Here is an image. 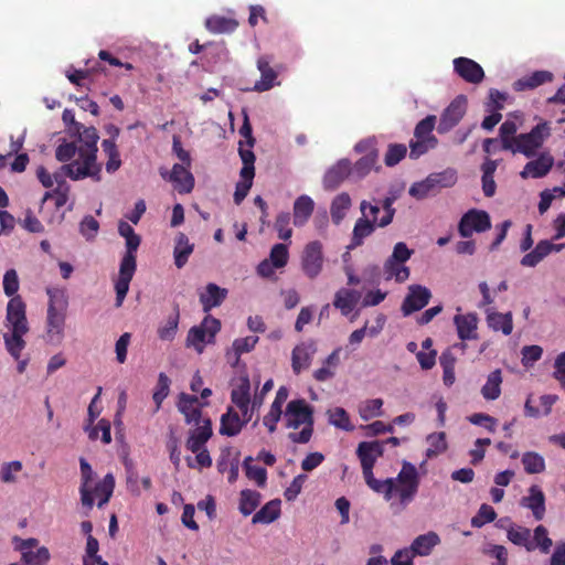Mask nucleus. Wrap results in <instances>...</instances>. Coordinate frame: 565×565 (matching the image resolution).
I'll list each match as a JSON object with an SVG mask.
<instances>
[{
	"mask_svg": "<svg viewBox=\"0 0 565 565\" xmlns=\"http://www.w3.org/2000/svg\"><path fill=\"white\" fill-rule=\"evenodd\" d=\"M6 327L9 331L3 334L4 347L14 360H19L26 345L23 335L29 332L26 306L20 296L12 297L7 305Z\"/></svg>",
	"mask_w": 565,
	"mask_h": 565,
	"instance_id": "f257e3e1",
	"label": "nucleus"
},
{
	"mask_svg": "<svg viewBox=\"0 0 565 565\" xmlns=\"http://www.w3.org/2000/svg\"><path fill=\"white\" fill-rule=\"evenodd\" d=\"M46 313V340L50 343L60 344L64 338L68 297L64 289L49 288Z\"/></svg>",
	"mask_w": 565,
	"mask_h": 565,
	"instance_id": "f03ea898",
	"label": "nucleus"
},
{
	"mask_svg": "<svg viewBox=\"0 0 565 565\" xmlns=\"http://www.w3.org/2000/svg\"><path fill=\"white\" fill-rule=\"evenodd\" d=\"M286 427L297 429L303 426L300 433H290L288 438L296 444H307L313 433V408L303 398L290 401L284 413Z\"/></svg>",
	"mask_w": 565,
	"mask_h": 565,
	"instance_id": "7ed1b4c3",
	"label": "nucleus"
},
{
	"mask_svg": "<svg viewBox=\"0 0 565 565\" xmlns=\"http://www.w3.org/2000/svg\"><path fill=\"white\" fill-rule=\"evenodd\" d=\"M70 136L74 138V141L77 143L78 158L76 160H79V166L86 169L89 173H93V179L95 181H99L102 166L97 162V142L99 140L97 129L93 126H82V129H78V132L74 131Z\"/></svg>",
	"mask_w": 565,
	"mask_h": 565,
	"instance_id": "20e7f679",
	"label": "nucleus"
},
{
	"mask_svg": "<svg viewBox=\"0 0 565 565\" xmlns=\"http://www.w3.org/2000/svg\"><path fill=\"white\" fill-rule=\"evenodd\" d=\"M550 136L551 126L547 121H543L534 126L530 132L516 135L512 140H504V150L534 158L537 149Z\"/></svg>",
	"mask_w": 565,
	"mask_h": 565,
	"instance_id": "39448f33",
	"label": "nucleus"
},
{
	"mask_svg": "<svg viewBox=\"0 0 565 565\" xmlns=\"http://www.w3.org/2000/svg\"><path fill=\"white\" fill-rule=\"evenodd\" d=\"M125 239H126L127 252L120 262L119 275L115 282V290H116L115 306L117 308L121 307V305L127 296V292L129 290L130 281L136 271V255H135V253L137 252V249L140 245V236L137 234L126 237Z\"/></svg>",
	"mask_w": 565,
	"mask_h": 565,
	"instance_id": "423d86ee",
	"label": "nucleus"
},
{
	"mask_svg": "<svg viewBox=\"0 0 565 565\" xmlns=\"http://www.w3.org/2000/svg\"><path fill=\"white\" fill-rule=\"evenodd\" d=\"M457 182V173L454 169L430 173L425 180L415 182L409 188V195L423 200L444 188H450Z\"/></svg>",
	"mask_w": 565,
	"mask_h": 565,
	"instance_id": "0eeeda50",
	"label": "nucleus"
},
{
	"mask_svg": "<svg viewBox=\"0 0 565 565\" xmlns=\"http://www.w3.org/2000/svg\"><path fill=\"white\" fill-rule=\"evenodd\" d=\"M395 479L394 492L398 497L399 505L404 509L416 497L419 487V475L416 467L404 461L401 471Z\"/></svg>",
	"mask_w": 565,
	"mask_h": 565,
	"instance_id": "6e6552de",
	"label": "nucleus"
},
{
	"mask_svg": "<svg viewBox=\"0 0 565 565\" xmlns=\"http://www.w3.org/2000/svg\"><path fill=\"white\" fill-rule=\"evenodd\" d=\"M221 329L220 320L207 316L200 326L192 327L186 337V345L193 347L198 353H202L205 343H212Z\"/></svg>",
	"mask_w": 565,
	"mask_h": 565,
	"instance_id": "1a4fd4ad",
	"label": "nucleus"
},
{
	"mask_svg": "<svg viewBox=\"0 0 565 565\" xmlns=\"http://www.w3.org/2000/svg\"><path fill=\"white\" fill-rule=\"evenodd\" d=\"M324 263L323 246L319 241L309 242L301 253L300 264L303 274L310 278H317L322 271Z\"/></svg>",
	"mask_w": 565,
	"mask_h": 565,
	"instance_id": "9d476101",
	"label": "nucleus"
},
{
	"mask_svg": "<svg viewBox=\"0 0 565 565\" xmlns=\"http://www.w3.org/2000/svg\"><path fill=\"white\" fill-rule=\"evenodd\" d=\"M491 228L490 215L486 211L470 210L462 215L458 232L460 236L468 238L473 232L482 233Z\"/></svg>",
	"mask_w": 565,
	"mask_h": 565,
	"instance_id": "9b49d317",
	"label": "nucleus"
},
{
	"mask_svg": "<svg viewBox=\"0 0 565 565\" xmlns=\"http://www.w3.org/2000/svg\"><path fill=\"white\" fill-rule=\"evenodd\" d=\"M467 111V97L463 95L457 96L448 107L443 111L437 131L446 134L459 124Z\"/></svg>",
	"mask_w": 565,
	"mask_h": 565,
	"instance_id": "f8f14e48",
	"label": "nucleus"
},
{
	"mask_svg": "<svg viewBox=\"0 0 565 565\" xmlns=\"http://www.w3.org/2000/svg\"><path fill=\"white\" fill-rule=\"evenodd\" d=\"M431 298V291L422 285H409L407 294L402 302L401 311L404 317L422 310L426 307Z\"/></svg>",
	"mask_w": 565,
	"mask_h": 565,
	"instance_id": "ddd939ff",
	"label": "nucleus"
},
{
	"mask_svg": "<svg viewBox=\"0 0 565 565\" xmlns=\"http://www.w3.org/2000/svg\"><path fill=\"white\" fill-rule=\"evenodd\" d=\"M188 168L185 164L175 163L171 172L161 171L160 174L172 182L179 193L186 194L194 188V177Z\"/></svg>",
	"mask_w": 565,
	"mask_h": 565,
	"instance_id": "4468645a",
	"label": "nucleus"
},
{
	"mask_svg": "<svg viewBox=\"0 0 565 565\" xmlns=\"http://www.w3.org/2000/svg\"><path fill=\"white\" fill-rule=\"evenodd\" d=\"M384 454V443L381 440L362 441L356 448L362 472L373 471L376 460Z\"/></svg>",
	"mask_w": 565,
	"mask_h": 565,
	"instance_id": "2eb2a0df",
	"label": "nucleus"
},
{
	"mask_svg": "<svg viewBox=\"0 0 565 565\" xmlns=\"http://www.w3.org/2000/svg\"><path fill=\"white\" fill-rule=\"evenodd\" d=\"M54 184H56L55 189H64L70 188L65 181V178L68 177L74 181L83 180L85 178H92L93 173H89L86 169L79 166V160L71 161L70 163L63 164L57 171L53 174Z\"/></svg>",
	"mask_w": 565,
	"mask_h": 565,
	"instance_id": "dca6fc26",
	"label": "nucleus"
},
{
	"mask_svg": "<svg viewBox=\"0 0 565 565\" xmlns=\"http://www.w3.org/2000/svg\"><path fill=\"white\" fill-rule=\"evenodd\" d=\"M553 166V156L547 151H543L539 154L536 159L529 161L524 166L523 170L520 172V177L522 179H541L548 174Z\"/></svg>",
	"mask_w": 565,
	"mask_h": 565,
	"instance_id": "f3484780",
	"label": "nucleus"
},
{
	"mask_svg": "<svg viewBox=\"0 0 565 565\" xmlns=\"http://www.w3.org/2000/svg\"><path fill=\"white\" fill-rule=\"evenodd\" d=\"M317 352L316 342L312 340L296 345L291 353V367L295 374L310 366L313 355Z\"/></svg>",
	"mask_w": 565,
	"mask_h": 565,
	"instance_id": "a211bd4d",
	"label": "nucleus"
},
{
	"mask_svg": "<svg viewBox=\"0 0 565 565\" xmlns=\"http://www.w3.org/2000/svg\"><path fill=\"white\" fill-rule=\"evenodd\" d=\"M351 174V162L348 159H341L331 166L323 175V188L326 190H335Z\"/></svg>",
	"mask_w": 565,
	"mask_h": 565,
	"instance_id": "6ab92c4d",
	"label": "nucleus"
},
{
	"mask_svg": "<svg viewBox=\"0 0 565 565\" xmlns=\"http://www.w3.org/2000/svg\"><path fill=\"white\" fill-rule=\"evenodd\" d=\"M454 68L461 78L471 84H479L484 77L482 67L468 57L455 58Z\"/></svg>",
	"mask_w": 565,
	"mask_h": 565,
	"instance_id": "aec40b11",
	"label": "nucleus"
},
{
	"mask_svg": "<svg viewBox=\"0 0 565 565\" xmlns=\"http://www.w3.org/2000/svg\"><path fill=\"white\" fill-rule=\"evenodd\" d=\"M198 426L190 430L189 438L185 443L186 449L191 452L199 451L201 448H206L205 444L211 438L212 422L210 418L202 419V423L196 424Z\"/></svg>",
	"mask_w": 565,
	"mask_h": 565,
	"instance_id": "412c9836",
	"label": "nucleus"
},
{
	"mask_svg": "<svg viewBox=\"0 0 565 565\" xmlns=\"http://www.w3.org/2000/svg\"><path fill=\"white\" fill-rule=\"evenodd\" d=\"M521 505L532 511L536 521H541L545 515V495L541 488L536 484L531 486L529 494L523 497Z\"/></svg>",
	"mask_w": 565,
	"mask_h": 565,
	"instance_id": "4be33fe9",
	"label": "nucleus"
},
{
	"mask_svg": "<svg viewBox=\"0 0 565 565\" xmlns=\"http://www.w3.org/2000/svg\"><path fill=\"white\" fill-rule=\"evenodd\" d=\"M199 403V398L195 395H189L186 393H181L178 402V409L181 414L184 415L185 422L188 424H200L202 423V413L196 404Z\"/></svg>",
	"mask_w": 565,
	"mask_h": 565,
	"instance_id": "5701e85b",
	"label": "nucleus"
},
{
	"mask_svg": "<svg viewBox=\"0 0 565 565\" xmlns=\"http://www.w3.org/2000/svg\"><path fill=\"white\" fill-rule=\"evenodd\" d=\"M79 467L82 476V484L79 488L81 501L84 507L92 509L94 505V498L92 497L90 482L94 478V471L85 458L79 459Z\"/></svg>",
	"mask_w": 565,
	"mask_h": 565,
	"instance_id": "b1692460",
	"label": "nucleus"
},
{
	"mask_svg": "<svg viewBox=\"0 0 565 565\" xmlns=\"http://www.w3.org/2000/svg\"><path fill=\"white\" fill-rule=\"evenodd\" d=\"M227 296V289L218 287L216 284L210 282L205 290L200 294V302L204 312H209L212 308L218 307Z\"/></svg>",
	"mask_w": 565,
	"mask_h": 565,
	"instance_id": "393cba45",
	"label": "nucleus"
},
{
	"mask_svg": "<svg viewBox=\"0 0 565 565\" xmlns=\"http://www.w3.org/2000/svg\"><path fill=\"white\" fill-rule=\"evenodd\" d=\"M553 74L548 71H535L530 75L523 76L514 82L513 88L516 92L534 89L545 83L552 82Z\"/></svg>",
	"mask_w": 565,
	"mask_h": 565,
	"instance_id": "a878e982",
	"label": "nucleus"
},
{
	"mask_svg": "<svg viewBox=\"0 0 565 565\" xmlns=\"http://www.w3.org/2000/svg\"><path fill=\"white\" fill-rule=\"evenodd\" d=\"M376 226L375 221H371L370 217L361 216L358 218L352 231L351 243L348 247L353 249L361 246L364 239L373 234Z\"/></svg>",
	"mask_w": 565,
	"mask_h": 565,
	"instance_id": "bb28decb",
	"label": "nucleus"
},
{
	"mask_svg": "<svg viewBox=\"0 0 565 565\" xmlns=\"http://www.w3.org/2000/svg\"><path fill=\"white\" fill-rule=\"evenodd\" d=\"M257 67L260 72V79L255 83L254 90L266 92L275 85L277 73L270 67V61L267 56H262L257 61Z\"/></svg>",
	"mask_w": 565,
	"mask_h": 565,
	"instance_id": "cd10ccee",
	"label": "nucleus"
},
{
	"mask_svg": "<svg viewBox=\"0 0 565 565\" xmlns=\"http://www.w3.org/2000/svg\"><path fill=\"white\" fill-rule=\"evenodd\" d=\"M360 297L361 295L358 290L342 288L335 292L333 306L343 316H348L355 308Z\"/></svg>",
	"mask_w": 565,
	"mask_h": 565,
	"instance_id": "c85d7f7f",
	"label": "nucleus"
},
{
	"mask_svg": "<svg viewBox=\"0 0 565 565\" xmlns=\"http://www.w3.org/2000/svg\"><path fill=\"white\" fill-rule=\"evenodd\" d=\"M440 543V537L436 532H427L418 535L411 544V551L418 556H428L435 546Z\"/></svg>",
	"mask_w": 565,
	"mask_h": 565,
	"instance_id": "c756f323",
	"label": "nucleus"
},
{
	"mask_svg": "<svg viewBox=\"0 0 565 565\" xmlns=\"http://www.w3.org/2000/svg\"><path fill=\"white\" fill-rule=\"evenodd\" d=\"M244 425L245 422H242L238 413L233 407H228L227 412L221 416L220 434L228 437L236 436Z\"/></svg>",
	"mask_w": 565,
	"mask_h": 565,
	"instance_id": "7c9ffc66",
	"label": "nucleus"
},
{
	"mask_svg": "<svg viewBox=\"0 0 565 565\" xmlns=\"http://www.w3.org/2000/svg\"><path fill=\"white\" fill-rule=\"evenodd\" d=\"M454 323L457 328L458 337L461 340H471L477 338V317L473 313L457 315L454 318Z\"/></svg>",
	"mask_w": 565,
	"mask_h": 565,
	"instance_id": "2f4dec72",
	"label": "nucleus"
},
{
	"mask_svg": "<svg viewBox=\"0 0 565 565\" xmlns=\"http://www.w3.org/2000/svg\"><path fill=\"white\" fill-rule=\"evenodd\" d=\"M351 206L352 200L349 193L341 192L337 194L330 205V215L333 224L339 225L347 216Z\"/></svg>",
	"mask_w": 565,
	"mask_h": 565,
	"instance_id": "473e14b6",
	"label": "nucleus"
},
{
	"mask_svg": "<svg viewBox=\"0 0 565 565\" xmlns=\"http://www.w3.org/2000/svg\"><path fill=\"white\" fill-rule=\"evenodd\" d=\"M194 245L190 243L188 236L184 233H178L175 236V244L173 248L174 265L177 268H182L193 253Z\"/></svg>",
	"mask_w": 565,
	"mask_h": 565,
	"instance_id": "72a5a7b5",
	"label": "nucleus"
},
{
	"mask_svg": "<svg viewBox=\"0 0 565 565\" xmlns=\"http://www.w3.org/2000/svg\"><path fill=\"white\" fill-rule=\"evenodd\" d=\"M507 536L514 545L524 547L527 552L535 550L530 529L520 525H510L507 529Z\"/></svg>",
	"mask_w": 565,
	"mask_h": 565,
	"instance_id": "f704fd0d",
	"label": "nucleus"
},
{
	"mask_svg": "<svg viewBox=\"0 0 565 565\" xmlns=\"http://www.w3.org/2000/svg\"><path fill=\"white\" fill-rule=\"evenodd\" d=\"M363 477L369 488L376 493L383 494L386 501L393 498L395 479L387 478L385 480H379L374 477L373 471L363 472Z\"/></svg>",
	"mask_w": 565,
	"mask_h": 565,
	"instance_id": "c9c22d12",
	"label": "nucleus"
},
{
	"mask_svg": "<svg viewBox=\"0 0 565 565\" xmlns=\"http://www.w3.org/2000/svg\"><path fill=\"white\" fill-rule=\"evenodd\" d=\"M487 321L488 326L494 331H502L503 334L509 335L513 330L512 315L511 312L500 313L488 308Z\"/></svg>",
	"mask_w": 565,
	"mask_h": 565,
	"instance_id": "e433bc0d",
	"label": "nucleus"
},
{
	"mask_svg": "<svg viewBox=\"0 0 565 565\" xmlns=\"http://www.w3.org/2000/svg\"><path fill=\"white\" fill-rule=\"evenodd\" d=\"M315 207L313 200L308 195H300L294 203V224L302 226L311 216Z\"/></svg>",
	"mask_w": 565,
	"mask_h": 565,
	"instance_id": "4c0bfd02",
	"label": "nucleus"
},
{
	"mask_svg": "<svg viewBox=\"0 0 565 565\" xmlns=\"http://www.w3.org/2000/svg\"><path fill=\"white\" fill-rule=\"evenodd\" d=\"M281 501L274 499L267 502L252 519L253 524H269L276 521L280 515Z\"/></svg>",
	"mask_w": 565,
	"mask_h": 565,
	"instance_id": "58836bf2",
	"label": "nucleus"
},
{
	"mask_svg": "<svg viewBox=\"0 0 565 565\" xmlns=\"http://www.w3.org/2000/svg\"><path fill=\"white\" fill-rule=\"evenodd\" d=\"M502 372L497 369L492 371L488 377L483 386L481 387V395L486 401H495L501 395V385H502Z\"/></svg>",
	"mask_w": 565,
	"mask_h": 565,
	"instance_id": "ea45409f",
	"label": "nucleus"
},
{
	"mask_svg": "<svg viewBox=\"0 0 565 565\" xmlns=\"http://www.w3.org/2000/svg\"><path fill=\"white\" fill-rule=\"evenodd\" d=\"M115 488V478L111 473H107L102 481H99L94 489H92V494L94 493L98 498L97 505L102 508L106 504Z\"/></svg>",
	"mask_w": 565,
	"mask_h": 565,
	"instance_id": "a19ab883",
	"label": "nucleus"
},
{
	"mask_svg": "<svg viewBox=\"0 0 565 565\" xmlns=\"http://www.w3.org/2000/svg\"><path fill=\"white\" fill-rule=\"evenodd\" d=\"M385 279H395L396 282H404L409 278V268L401 262L385 260L384 263Z\"/></svg>",
	"mask_w": 565,
	"mask_h": 565,
	"instance_id": "79ce46f5",
	"label": "nucleus"
},
{
	"mask_svg": "<svg viewBox=\"0 0 565 565\" xmlns=\"http://www.w3.org/2000/svg\"><path fill=\"white\" fill-rule=\"evenodd\" d=\"M262 494L255 490L245 489L241 491L239 512L247 516L250 515L259 505Z\"/></svg>",
	"mask_w": 565,
	"mask_h": 565,
	"instance_id": "37998d69",
	"label": "nucleus"
},
{
	"mask_svg": "<svg viewBox=\"0 0 565 565\" xmlns=\"http://www.w3.org/2000/svg\"><path fill=\"white\" fill-rule=\"evenodd\" d=\"M376 161L377 153L372 150L360 160H358L353 167L351 166V174L358 179H363L375 167Z\"/></svg>",
	"mask_w": 565,
	"mask_h": 565,
	"instance_id": "c03bdc74",
	"label": "nucleus"
},
{
	"mask_svg": "<svg viewBox=\"0 0 565 565\" xmlns=\"http://www.w3.org/2000/svg\"><path fill=\"white\" fill-rule=\"evenodd\" d=\"M524 470L529 475L541 473L545 470V459L535 451H526L521 459Z\"/></svg>",
	"mask_w": 565,
	"mask_h": 565,
	"instance_id": "a18cd8bd",
	"label": "nucleus"
},
{
	"mask_svg": "<svg viewBox=\"0 0 565 565\" xmlns=\"http://www.w3.org/2000/svg\"><path fill=\"white\" fill-rule=\"evenodd\" d=\"M205 26L213 33H228L236 29L237 22L233 19L214 15L205 21Z\"/></svg>",
	"mask_w": 565,
	"mask_h": 565,
	"instance_id": "49530a36",
	"label": "nucleus"
},
{
	"mask_svg": "<svg viewBox=\"0 0 565 565\" xmlns=\"http://www.w3.org/2000/svg\"><path fill=\"white\" fill-rule=\"evenodd\" d=\"M102 147L108 160L106 162V171L108 173H114L121 166L120 156L114 140H103Z\"/></svg>",
	"mask_w": 565,
	"mask_h": 565,
	"instance_id": "de8ad7c7",
	"label": "nucleus"
},
{
	"mask_svg": "<svg viewBox=\"0 0 565 565\" xmlns=\"http://www.w3.org/2000/svg\"><path fill=\"white\" fill-rule=\"evenodd\" d=\"M250 383L248 377H243L239 385L231 393L232 402L238 407L244 408L246 404L250 403Z\"/></svg>",
	"mask_w": 565,
	"mask_h": 565,
	"instance_id": "09e8293b",
	"label": "nucleus"
},
{
	"mask_svg": "<svg viewBox=\"0 0 565 565\" xmlns=\"http://www.w3.org/2000/svg\"><path fill=\"white\" fill-rule=\"evenodd\" d=\"M382 398L366 399L359 405V415L365 422L380 417L382 416Z\"/></svg>",
	"mask_w": 565,
	"mask_h": 565,
	"instance_id": "8fccbe9b",
	"label": "nucleus"
},
{
	"mask_svg": "<svg viewBox=\"0 0 565 565\" xmlns=\"http://www.w3.org/2000/svg\"><path fill=\"white\" fill-rule=\"evenodd\" d=\"M426 440L428 444L426 450L427 458L437 457L447 449L446 435L443 431L428 435Z\"/></svg>",
	"mask_w": 565,
	"mask_h": 565,
	"instance_id": "3c124183",
	"label": "nucleus"
},
{
	"mask_svg": "<svg viewBox=\"0 0 565 565\" xmlns=\"http://www.w3.org/2000/svg\"><path fill=\"white\" fill-rule=\"evenodd\" d=\"M258 340H259V338L257 335H248L245 338L235 339L232 344V351L234 354V363L233 364L238 362L239 356L243 353L250 352L257 344Z\"/></svg>",
	"mask_w": 565,
	"mask_h": 565,
	"instance_id": "603ef678",
	"label": "nucleus"
},
{
	"mask_svg": "<svg viewBox=\"0 0 565 565\" xmlns=\"http://www.w3.org/2000/svg\"><path fill=\"white\" fill-rule=\"evenodd\" d=\"M546 256H548V249L545 246V242L540 241L533 250L522 257L520 264L524 267H535Z\"/></svg>",
	"mask_w": 565,
	"mask_h": 565,
	"instance_id": "864d4df0",
	"label": "nucleus"
},
{
	"mask_svg": "<svg viewBox=\"0 0 565 565\" xmlns=\"http://www.w3.org/2000/svg\"><path fill=\"white\" fill-rule=\"evenodd\" d=\"M329 423L338 428H341L347 431H351L354 429V426L350 422V417L344 408L335 407L333 409L328 411Z\"/></svg>",
	"mask_w": 565,
	"mask_h": 565,
	"instance_id": "5fc2aeb1",
	"label": "nucleus"
},
{
	"mask_svg": "<svg viewBox=\"0 0 565 565\" xmlns=\"http://www.w3.org/2000/svg\"><path fill=\"white\" fill-rule=\"evenodd\" d=\"M179 324V311L170 315L164 323L158 329V337L162 341H172L177 334Z\"/></svg>",
	"mask_w": 565,
	"mask_h": 565,
	"instance_id": "6e6d98bb",
	"label": "nucleus"
},
{
	"mask_svg": "<svg viewBox=\"0 0 565 565\" xmlns=\"http://www.w3.org/2000/svg\"><path fill=\"white\" fill-rule=\"evenodd\" d=\"M238 153L241 157V160L243 162V168L241 169L239 174L246 175V177H254L255 175V153L253 152L252 148H244V142L239 141V148Z\"/></svg>",
	"mask_w": 565,
	"mask_h": 565,
	"instance_id": "4d7b16f0",
	"label": "nucleus"
},
{
	"mask_svg": "<svg viewBox=\"0 0 565 565\" xmlns=\"http://www.w3.org/2000/svg\"><path fill=\"white\" fill-rule=\"evenodd\" d=\"M253 458L246 457L244 460V468L248 479L254 480L257 486L264 487L267 480V471L265 468L252 465Z\"/></svg>",
	"mask_w": 565,
	"mask_h": 565,
	"instance_id": "13d9d810",
	"label": "nucleus"
},
{
	"mask_svg": "<svg viewBox=\"0 0 565 565\" xmlns=\"http://www.w3.org/2000/svg\"><path fill=\"white\" fill-rule=\"evenodd\" d=\"M437 145L436 137H428V138H416V141L411 142V152L409 157L412 159H417L424 153H426L429 149L435 148Z\"/></svg>",
	"mask_w": 565,
	"mask_h": 565,
	"instance_id": "bf43d9fd",
	"label": "nucleus"
},
{
	"mask_svg": "<svg viewBox=\"0 0 565 565\" xmlns=\"http://www.w3.org/2000/svg\"><path fill=\"white\" fill-rule=\"evenodd\" d=\"M407 148L403 143H391L384 157V162L387 167L396 166L402 159L405 158Z\"/></svg>",
	"mask_w": 565,
	"mask_h": 565,
	"instance_id": "052dcab7",
	"label": "nucleus"
},
{
	"mask_svg": "<svg viewBox=\"0 0 565 565\" xmlns=\"http://www.w3.org/2000/svg\"><path fill=\"white\" fill-rule=\"evenodd\" d=\"M21 470L22 462L19 460L4 462L0 469V480L3 483H13L17 481V473H19Z\"/></svg>",
	"mask_w": 565,
	"mask_h": 565,
	"instance_id": "680f3d73",
	"label": "nucleus"
},
{
	"mask_svg": "<svg viewBox=\"0 0 565 565\" xmlns=\"http://www.w3.org/2000/svg\"><path fill=\"white\" fill-rule=\"evenodd\" d=\"M76 153L78 154V148L75 141H63L55 150V158L57 161L66 164L70 163Z\"/></svg>",
	"mask_w": 565,
	"mask_h": 565,
	"instance_id": "e2e57ef3",
	"label": "nucleus"
},
{
	"mask_svg": "<svg viewBox=\"0 0 565 565\" xmlns=\"http://www.w3.org/2000/svg\"><path fill=\"white\" fill-rule=\"evenodd\" d=\"M495 516L497 513L491 505L483 503L479 508L477 515L471 519V525L478 529L482 527L486 523L494 521Z\"/></svg>",
	"mask_w": 565,
	"mask_h": 565,
	"instance_id": "0e129e2a",
	"label": "nucleus"
},
{
	"mask_svg": "<svg viewBox=\"0 0 565 565\" xmlns=\"http://www.w3.org/2000/svg\"><path fill=\"white\" fill-rule=\"evenodd\" d=\"M532 541L535 543V548L539 547L544 554L548 553L553 545L552 540L548 537L547 529L543 525H539L534 529Z\"/></svg>",
	"mask_w": 565,
	"mask_h": 565,
	"instance_id": "69168bd1",
	"label": "nucleus"
},
{
	"mask_svg": "<svg viewBox=\"0 0 565 565\" xmlns=\"http://www.w3.org/2000/svg\"><path fill=\"white\" fill-rule=\"evenodd\" d=\"M289 258L288 247L285 244H275L271 247L269 254V260L275 265L276 268H282L286 266Z\"/></svg>",
	"mask_w": 565,
	"mask_h": 565,
	"instance_id": "338daca9",
	"label": "nucleus"
},
{
	"mask_svg": "<svg viewBox=\"0 0 565 565\" xmlns=\"http://www.w3.org/2000/svg\"><path fill=\"white\" fill-rule=\"evenodd\" d=\"M3 292L8 297L18 296L17 292L19 290V277L15 269H9L3 275Z\"/></svg>",
	"mask_w": 565,
	"mask_h": 565,
	"instance_id": "774afa93",
	"label": "nucleus"
}]
</instances>
